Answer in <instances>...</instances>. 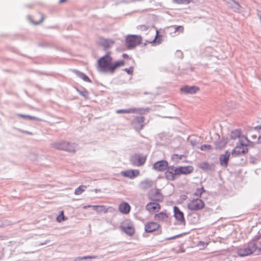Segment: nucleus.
Here are the masks:
<instances>
[{
    "instance_id": "13",
    "label": "nucleus",
    "mask_w": 261,
    "mask_h": 261,
    "mask_svg": "<svg viewBox=\"0 0 261 261\" xmlns=\"http://www.w3.org/2000/svg\"><path fill=\"white\" fill-rule=\"evenodd\" d=\"M247 146V144L244 145L241 143L240 145L236 146L235 148L232 150V155L236 157L246 153L248 151Z\"/></svg>"
},
{
    "instance_id": "2",
    "label": "nucleus",
    "mask_w": 261,
    "mask_h": 261,
    "mask_svg": "<svg viewBox=\"0 0 261 261\" xmlns=\"http://www.w3.org/2000/svg\"><path fill=\"white\" fill-rule=\"evenodd\" d=\"M125 41L127 48L132 49L142 43V38L140 35H128L126 37Z\"/></svg>"
},
{
    "instance_id": "33",
    "label": "nucleus",
    "mask_w": 261,
    "mask_h": 261,
    "mask_svg": "<svg viewBox=\"0 0 261 261\" xmlns=\"http://www.w3.org/2000/svg\"><path fill=\"white\" fill-rule=\"evenodd\" d=\"M191 0H173L174 3L177 4H188L191 2Z\"/></svg>"
},
{
    "instance_id": "18",
    "label": "nucleus",
    "mask_w": 261,
    "mask_h": 261,
    "mask_svg": "<svg viewBox=\"0 0 261 261\" xmlns=\"http://www.w3.org/2000/svg\"><path fill=\"white\" fill-rule=\"evenodd\" d=\"M154 218L160 222H167L170 219L169 214L166 211L156 213L154 216Z\"/></svg>"
},
{
    "instance_id": "38",
    "label": "nucleus",
    "mask_w": 261,
    "mask_h": 261,
    "mask_svg": "<svg viewBox=\"0 0 261 261\" xmlns=\"http://www.w3.org/2000/svg\"><path fill=\"white\" fill-rule=\"evenodd\" d=\"M204 191V189H203V188L202 187L199 188H197V190H196V192L195 193V195L196 196H200L202 193Z\"/></svg>"
},
{
    "instance_id": "40",
    "label": "nucleus",
    "mask_w": 261,
    "mask_h": 261,
    "mask_svg": "<svg viewBox=\"0 0 261 261\" xmlns=\"http://www.w3.org/2000/svg\"><path fill=\"white\" fill-rule=\"evenodd\" d=\"M96 258L95 256H84L82 257H79L77 259H76V260H80L83 259H94Z\"/></svg>"
},
{
    "instance_id": "20",
    "label": "nucleus",
    "mask_w": 261,
    "mask_h": 261,
    "mask_svg": "<svg viewBox=\"0 0 261 261\" xmlns=\"http://www.w3.org/2000/svg\"><path fill=\"white\" fill-rule=\"evenodd\" d=\"M230 155V152L228 151H226L224 154H221L220 155V164L222 167H227Z\"/></svg>"
},
{
    "instance_id": "49",
    "label": "nucleus",
    "mask_w": 261,
    "mask_h": 261,
    "mask_svg": "<svg viewBox=\"0 0 261 261\" xmlns=\"http://www.w3.org/2000/svg\"><path fill=\"white\" fill-rule=\"evenodd\" d=\"M66 1L67 0H60L59 2H60V3H63L65 2H66Z\"/></svg>"
},
{
    "instance_id": "47",
    "label": "nucleus",
    "mask_w": 261,
    "mask_h": 261,
    "mask_svg": "<svg viewBox=\"0 0 261 261\" xmlns=\"http://www.w3.org/2000/svg\"><path fill=\"white\" fill-rule=\"evenodd\" d=\"M228 141V139H224V145L227 143Z\"/></svg>"
},
{
    "instance_id": "30",
    "label": "nucleus",
    "mask_w": 261,
    "mask_h": 261,
    "mask_svg": "<svg viewBox=\"0 0 261 261\" xmlns=\"http://www.w3.org/2000/svg\"><path fill=\"white\" fill-rule=\"evenodd\" d=\"M199 167L205 171L211 169V167L207 162L201 163L199 165Z\"/></svg>"
},
{
    "instance_id": "36",
    "label": "nucleus",
    "mask_w": 261,
    "mask_h": 261,
    "mask_svg": "<svg viewBox=\"0 0 261 261\" xmlns=\"http://www.w3.org/2000/svg\"><path fill=\"white\" fill-rule=\"evenodd\" d=\"M133 112V110L132 109H126V110H123V109H121V110H118L116 111V113H118V114H120V113H132Z\"/></svg>"
},
{
    "instance_id": "45",
    "label": "nucleus",
    "mask_w": 261,
    "mask_h": 261,
    "mask_svg": "<svg viewBox=\"0 0 261 261\" xmlns=\"http://www.w3.org/2000/svg\"><path fill=\"white\" fill-rule=\"evenodd\" d=\"M92 206L93 205H84V206H83V208L84 209H87V208H89V207H92Z\"/></svg>"
},
{
    "instance_id": "17",
    "label": "nucleus",
    "mask_w": 261,
    "mask_h": 261,
    "mask_svg": "<svg viewBox=\"0 0 261 261\" xmlns=\"http://www.w3.org/2000/svg\"><path fill=\"white\" fill-rule=\"evenodd\" d=\"M174 216L175 219L178 221L180 224H185V219L184 217V213L179 210V208L175 206L174 207Z\"/></svg>"
},
{
    "instance_id": "6",
    "label": "nucleus",
    "mask_w": 261,
    "mask_h": 261,
    "mask_svg": "<svg viewBox=\"0 0 261 261\" xmlns=\"http://www.w3.org/2000/svg\"><path fill=\"white\" fill-rule=\"evenodd\" d=\"M205 206L204 202L200 199L196 198L190 201L188 204V207L192 211L202 210Z\"/></svg>"
},
{
    "instance_id": "43",
    "label": "nucleus",
    "mask_w": 261,
    "mask_h": 261,
    "mask_svg": "<svg viewBox=\"0 0 261 261\" xmlns=\"http://www.w3.org/2000/svg\"><path fill=\"white\" fill-rule=\"evenodd\" d=\"M19 116L23 118H27L31 120H34L35 119V118L34 117L31 116H28V115H19Z\"/></svg>"
},
{
    "instance_id": "24",
    "label": "nucleus",
    "mask_w": 261,
    "mask_h": 261,
    "mask_svg": "<svg viewBox=\"0 0 261 261\" xmlns=\"http://www.w3.org/2000/svg\"><path fill=\"white\" fill-rule=\"evenodd\" d=\"M119 210L123 214H127L130 212V206L128 203L123 202L119 204Z\"/></svg>"
},
{
    "instance_id": "48",
    "label": "nucleus",
    "mask_w": 261,
    "mask_h": 261,
    "mask_svg": "<svg viewBox=\"0 0 261 261\" xmlns=\"http://www.w3.org/2000/svg\"><path fill=\"white\" fill-rule=\"evenodd\" d=\"M258 143H261V136L258 138Z\"/></svg>"
},
{
    "instance_id": "41",
    "label": "nucleus",
    "mask_w": 261,
    "mask_h": 261,
    "mask_svg": "<svg viewBox=\"0 0 261 261\" xmlns=\"http://www.w3.org/2000/svg\"><path fill=\"white\" fill-rule=\"evenodd\" d=\"M124 71L128 74L132 75L134 71V67L133 66L130 67L129 68L124 69Z\"/></svg>"
},
{
    "instance_id": "23",
    "label": "nucleus",
    "mask_w": 261,
    "mask_h": 261,
    "mask_svg": "<svg viewBox=\"0 0 261 261\" xmlns=\"http://www.w3.org/2000/svg\"><path fill=\"white\" fill-rule=\"evenodd\" d=\"M93 209L97 213H107L111 207H106L104 205H97L92 206Z\"/></svg>"
},
{
    "instance_id": "19",
    "label": "nucleus",
    "mask_w": 261,
    "mask_h": 261,
    "mask_svg": "<svg viewBox=\"0 0 261 261\" xmlns=\"http://www.w3.org/2000/svg\"><path fill=\"white\" fill-rule=\"evenodd\" d=\"M176 167L179 176L181 174H189L192 173L194 171V167L192 166H178Z\"/></svg>"
},
{
    "instance_id": "42",
    "label": "nucleus",
    "mask_w": 261,
    "mask_h": 261,
    "mask_svg": "<svg viewBox=\"0 0 261 261\" xmlns=\"http://www.w3.org/2000/svg\"><path fill=\"white\" fill-rule=\"evenodd\" d=\"M183 155H179V154H173V155L172 156V159L173 160H181L182 158Z\"/></svg>"
},
{
    "instance_id": "51",
    "label": "nucleus",
    "mask_w": 261,
    "mask_h": 261,
    "mask_svg": "<svg viewBox=\"0 0 261 261\" xmlns=\"http://www.w3.org/2000/svg\"><path fill=\"white\" fill-rule=\"evenodd\" d=\"M243 137L247 140V138L243 136Z\"/></svg>"
},
{
    "instance_id": "35",
    "label": "nucleus",
    "mask_w": 261,
    "mask_h": 261,
    "mask_svg": "<svg viewBox=\"0 0 261 261\" xmlns=\"http://www.w3.org/2000/svg\"><path fill=\"white\" fill-rule=\"evenodd\" d=\"M212 148V146L208 144L202 145L200 146V149L202 151L210 150Z\"/></svg>"
},
{
    "instance_id": "1",
    "label": "nucleus",
    "mask_w": 261,
    "mask_h": 261,
    "mask_svg": "<svg viewBox=\"0 0 261 261\" xmlns=\"http://www.w3.org/2000/svg\"><path fill=\"white\" fill-rule=\"evenodd\" d=\"M113 60V58L109 54L100 57L97 61V70L101 72L113 73L117 69L125 64L123 60H118L114 62Z\"/></svg>"
},
{
    "instance_id": "21",
    "label": "nucleus",
    "mask_w": 261,
    "mask_h": 261,
    "mask_svg": "<svg viewBox=\"0 0 261 261\" xmlns=\"http://www.w3.org/2000/svg\"><path fill=\"white\" fill-rule=\"evenodd\" d=\"M140 174V172L138 170H128L126 171H122L121 174L124 176L128 177L129 178H134L138 176Z\"/></svg>"
},
{
    "instance_id": "7",
    "label": "nucleus",
    "mask_w": 261,
    "mask_h": 261,
    "mask_svg": "<svg viewBox=\"0 0 261 261\" xmlns=\"http://www.w3.org/2000/svg\"><path fill=\"white\" fill-rule=\"evenodd\" d=\"M147 156L141 154H135L132 156L130 162L136 166H141L146 162Z\"/></svg>"
},
{
    "instance_id": "22",
    "label": "nucleus",
    "mask_w": 261,
    "mask_h": 261,
    "mask_svg": "<svg viewBox=\"0 0 261 261\" xmlns=\"http://www.w3.org/2000/svg\"><path fill=\"white\" fill-rule=\"evenodd\" d=\"M181 91L182 93L187 94H194L199 90V88L198 87L193 86H185L181 88Z\"/></svg>"
},
{
    "instance_id": "16",
    "label": "nucleus",
    "mask_w": 261,
    "mask_h": 261,
    "mask_svg": "<svg viewBox=\"0 0 261 261\" xmlns=\"http://www.w3.org/2000/svg\"><path fill=\"white\" fill-rule=\"evenodd\" d=\"M168 167V163L165 160L159 161L155 162L153 166V169L160 172L166 170Z\"/></svg>"
},
{
    "instance_id": "14",
    "label": "nucleus",
    "mask_w": 261,
    "mask_h": 261,
    "mask_svg": "<svg viewBox=\"0 0 261 261\" xmlns=\"http://www.w3.org/2000/svg\"><path fill=\"white\" fill-rule=\"evenodd\" d=\"M148 34H151L152 36L151 37H148L147 41L150 43H153L154 44H159L161 42V39L159 37V31L156 29L155 31L153 30H150Z\"/></svg>"
},
{
    "instance_id": "11",
    "label": "nucleus",
    "mask_w": 261,
    "mask_h": 261,
    "mask_svg": "<svg viewBox=\"0 0 261 261\" xmlns=\"http://www.w3.org/2000/svg\"><path fill=\"white\" fill-rule=\"evenodd\" d=\"M148 197L152 201L161 202L163 200L164 196L158 189H153L148 193Z\"/></svg>"
},
{
    "instance_id": "15",
    "label": "nucleus",
    "mask_w": 261,
    "mask_h": 261,
    "mask_svg": "<svg viewBox=\"0 0 261 261\" xmlns=\"http://www.w3.org/2000/svg\"><path fill=\"white\" fill-rule=\"evenodd\" d=\"M144 121V119L143 117H138L132 121L131 124L133 128L136 130H140L143 127Z\"/></svg>"
},
{
    "instance_id": "27",
    "label": "nucleus",
    "mask_w": 261,
    "mask_h": 261,
    "mask_svg": "<svg viewBox=\"0 0 261 261\" xmlns=\"http://www.w3.org/2000/svg\"><path fill=\"white\" fill-rule=\"evenodd\" d=\"M75 72L76 73V74L80 77L83 80H84V81L86 82H88V83H91V80L89 78V77L86 75L85 74V73H82L80 71H75Z\"/></svg>"
},
{
    "instance_id": "29",
    "label": "nucleus",
    "mask_w": 261,
    "mask_h": 261,
    "mask_svg": "<svg viewBox=\"0 0 261 261\" xmlns=\"http://www.w3.org/2000/svg\"><path fill=\"white\" fill-rule=\"evenodd\" d=\"M86 186L82 185L77 188L74 191V194L76 195H81L83 192H84L86 188Z\"/></svg>"
},
{
    "instance_id": "28",
    "label": "nucleus",
    "mask_w": 261,
    "mask_h": 261,
    "mask_svg": "<svg viewBox=\"0 0 261 261\" xmlns=\"http://www.w3.org/2000/svg\"><path fill=\"white\" fill-rule=\"evenodd\" d=\"M151 186V182L148 180H144L141 182L140 188L141 189L145 190L149 188Z\"/></svg>"
},
{
    "instance_id": "46",
    "label": "nucleus",
    "mask_w": 261,
    "mask_h": 261,
    "mask_svg": "<svg viewBox=\"0 0 261 261\" xmlns=\"http://www.w3.org/2000/svg\"><path fill=\"white\" fill-rule=\"evenodd\" d=\"M122 57L124 58H129L127 54H123V55H122Z\"/></svg>"
},
{
    "instance_id": "4",
    "label": "nucleus",
    "mask_w": 261,
    "mask_h": 261,
    "mask_svg": "<svg viewBox=\"0 0 261 261\" xmlns=\"http://www.w3.org/2000/svg\"><path fill=\"white\" fill-rule=\"evenodd\" d=\"M120 228L122 231L129 236H133L135 233L134 225L130 220H124L121 223Z\"/></svg>"
},
{
    "instance_id": "25",
    "label": "nucleus",
    "mask_w": 261,
    "mask_h": 261,
    "mask_svg": "<svg viewBox=\"0 0 261 261\" xmlns=\"http://www.w3.org/2000/svg\"><path fill=\"white\" fill-rule=\"evenodd\" d=\"M43 19V15L41 13H38L33 16L32 21L35 24H38L42 22Z\"/></svg>"
},
{
    "instance_id": "32",
    "label": "nucleus",
    "mask_w": 261,
    "mask_h": 261,
    "mask_svg": "<svg viewBox=\"0 0 261 261\" xmlns=\"http://www.w3.org/2000/svg\"><path fill=\"white\" fill-rule=\"evenodd\" d=\"M65 220H66V219H65L64 215V211H61L60 214L57 216V221L59 222H61Z\"/></svg>"
},
{
    "instance_id": "26",
    "label": "nucleus",
    "mask_w": 261,
    "mask_h": 261,
    "mask_svg": "<svg viewBox=\"0 0 261 261\" xmlns=\"http://www.w3.org/2000/svg\"><path fill=\"white\" fill-rule=\"evenodd\" d=\"M241 137V131L239 129H235L232 131L230 135V139L235 140Z\"/></svg>"
},
{
    "instance_id": "9",
    "label": "nucleus",
    "mask_w": 261,
    "mask_h": 261,
    "mask_svg": "<svg viewBox=\"0 0 261 261\" xmlns=\"http://www.w3.org/2000/svg\"><path fill=\"white\" fill-rule=\"evenodd\" d=\"M161 225L158 222L149 221L144 225V230L147 233H152L160 230Z\"/></svg>"
},
{
    "instance_id": "31",
    "label": "nucleus",
    "mask_w": 261,
    "mask_h": 261,
    "mask_svg": "<svg viewBox=\"0 0 261 261\" xmlns=\"http://www.w3.org/2000/svg\"><path fill=\"white\" fill-rule=\"evenodd\" d=\"M256 246V251H261V234L258 237L257 240L253 241Z\"/></svg>"
},
{
    "instance_id": "5",
    "label": "nucleus",
    "mask_w": 261,
    "mask_h": 261,
    "mask_svg": "<svg viewBox=\"0 0 261 261\" xmlns=\"http://www.w3.org/2000/svg\"><path fill=\"white\" fill-rule=\"evenodd\" d=\"M256 251V246L253 241L248 243L247 246L240 248L238 251L239 255L241 256H245L249 255Z\"/></svg>"
},
{
    "instance_id": "34",
    "label": "nucleus",
    "mask_w": 261,
    "mask_h": 261,
    "mask_svg": "<svg viewBox=\"0 0 261 261\" xmlns=\"http://www.w3.org/2000/svg\"><path fill=\"white\" fill-rule=\"evenodd\" d=\"M77 91L80 95L84 96L85 98H88L89 93H88V92L87 90H84L83 91L77 90Z\"/></svg>"
},
{
    "instance_id": "12",
    "label": "nucleus",
    "mask_w": 261,
    "mask_h": 261,
    "mask_svg": "<svg viewBox=\"0 0 261 261\" xmlns=\"http://www.w3.org/2000/svg\"><path fill=\"white\" fill-rule=\"evenodd\" d=\"M159 202L152 201L148 203L145 206L146 211L150 214H156L161 208V206Z\"/></svg>"
},
{
    "instance_id": "44",
    "label": "nucleus",
    "mask_w": 261,
    "mask_h": 261,
    "mask_svg": "<svg viewBox=\"0 0 261 261\" xmlns=\"http://www.w3.org/2000/svg\"><path fill=\"white\" fill-rule=\"evenodd\" d=\"M138 28L141 31H146L148 29V27L145 25H139Z\"/></svg>"
},
{
    "instance_id": "50",
    "label": "nucleus",
    "mask_w": 261,
    "mask_h": 261,
    "mask_svg": "<svg viewBox=\"0 0 261 261\" xmlns=\"http://www.w3.org/2000/svg\"><path fill=\"white\" fill-rule=\"evenodd\" d=\"M179 236H174V237H173L172 238H170V239H175L177 237H178Z\"/></svg>"
},
{
    "instance_id": "3",
    "label": "nucleus",
    "mask_w": 261,
    "mask_h": 261,
    "mask_svg": "<svg viewBox=\"0 0 261 261\" xmlns=\"http://www.w3.org/2000/svg\"><path fill=\"white\" fill-rule=\"evenodd\" d=\"M54 147L56 149L70 152H74L75 151L76 145L74 143H71L66 141H61L54 143Z\"/></svg>"
},
{
    "instance_id": "37",
    "label": "nucleus",
    "mask_w": 261,
    "mask_h": 261,
    "mask_svg": "<svg viewBox=\"0 0 261 261\" xmlns=\"http://www.w3.org/2000/svg\"><path fill=\"white\" fill-rule=\"evenodd\" d=\"M174 29H175V33L178 32L179 33H182L184 32V28L182 26L179 25V26H174Z\"/></svg>"
},
{
    "instance_id": "8",
    "label": "nucleus",
    "mask_w": 261,
    "mask_h": 261,
    "mask_svg": "<svg viewBox=\"0 0 261 261\" xmlns=\"http://www.w3.org/2000/svg\"><path fill=\"white\" fill-rule=\"evenodd\" d=\"M179 176L176 167L173 166H168L165 172V178L170 181H173Z\"/></svg>"
},
{
    "instance_id": "39",
    "label": "nucleus",
    "mask_w": 261,
    "mask_h": 261,
    "mask_svg": "<svg viewBox=\"0 0 261 261\" xmlns=\"http://www.w3.org/2000/svg\"><path fill=\"white\" fill-rule=\"evenodd\" d=\"M208 245V243L204 242H203V241H200V242L198 243V246H199V247H201V248H205V247H206Z\"/></svg>"
},
{
    "instance_id": "10",
    "label": "nucleus",
    "mask_w": 261,
    "mask_h": 261,
    "mask_svg": "<svg viewBox=\"0 0 261 261\" xmlns=\"http://www.w3.org/2000/svg\"><path fill=\"white\" fill-rule=\"evenodd\" d=\"M97 43L98 45L101 46L105 50H107L114 45L115 41L112 39L100 37L98 39Z\"/></svg>"
}]
</instances>
